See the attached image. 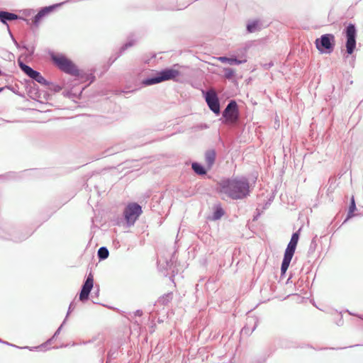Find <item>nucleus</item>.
Segmentation results:
<instances>
[{
    "mask_svg": "<svg viewBox=\"0 0 363 363\" xmlns=\"http://www.w3.org/2000/svg\"><path fill=\"white\" fill-rule=\"evenodd\" d=\"M216 152L214 149H209L205 152V161L208 169H211L215 164Z\"/></svg>",
    "mask_w": 363,
    "mask_h": 363,
    "instance_id": "20",
    "label": "nucleus"
},
{
    "mask_svg": "<svg viewBox=\"0 0 363 363\" xmlns=\"http://www.w3.org/2000/svg\"><path fill=\"white\" fill-rule=\"evenodd\" d=\"M2 342H4V340L0 339V343H2Z\"/></svg>",
    "mask_w": 363,
    "mask_h": 363,
    "instance_id": "59",
    "label": "nucleus"
},
{
    "mask_svg": "<svg viewBox=\"0 0 363 363\" xmlns=\"http://www.w3.org/2000/svg\"><path fill=\"white\" fill-rule=\"evenodd\" d=\"M247 50V48L243 47L240 50V54L238 55V56H236V55H232L230 57L222 56V57H220L218 58V60L220 62H221L223 63L228 64L230 65H239L245 63L247 61V56H246Z\"/></svg>",
    "mask_w": 363,
    "mask_h": 363,
    "instance_id": "11",
    "label": "nucleus"
},
{
    "mask_svg": "<svg viewBox=\"0 0 363 363\" xmlns=\"http://www.w3.org/2000/svg\"><path fill=\"white\" fill-rule=\"evenodd\" d=\"M85 79L86 80H89L90 83H92L95 81L96 77L93 74H86L85 73V75L84 76V77L82 79Z\"/></svg>",
    "mask_w": 363,
    "mask_h": 363,
    "instance_id": "37",
    "label": "nucleus"
},
{
    "mask_svg": "<svg viewBox=\"0 0 363 363\" xmlns=\"http://www.w3.org/2000/svg\"><path fill=\"white\" fill-rule=\"evenodd\" d=\"M5 87V89H9L10 91H11L13 93L20 96H23V94L21 93H19L18 92L16 88H18V86H12V85H6L4 86Z\"/></svg>",
    "mask_w": 363,
    "mask_h": 363,
    "instance_id": "35",
    "label": "nucleus"
},
{
    "mask_svg": "<svg viewBox=\"0 0 363 363\" xmlns=\"http://www.w3.org/2000/svg\"><path fill=\"white\" fill-rule=\"evenodd\" d=\"M273 65H274V63L272 62H270L269 63L264 64V68L265 69H269Z\"/></svg>",
    "mask_w": 363,
    "mask_h": 363,
    "instance_id": "43",
    "label": "nucleus"
},
{
    "mask_svg": "<svg viewBox=\"0 0 363 363\" xmlns=\"http://www.w3.org/2000/svg\"><path fill=\"white\" fill-rule=\"evenodd\" d=\"M94 296H99V288L98 287L96 291H94Z\"/></svg>",
    "mask_w": 363,
    "mask_h": 363,
    "instance_id": "49",
    "label": "nucleus"
},
{
    "mask_svg": "<svg viewBox=\"0 0 363 363\" xmlns=\"http://www.w3.org/2000/svg\"><path fill=\"white\" fill-rule=\"evenodd\" d=\"M357 213H356V216H363V206L357 208Z\"/></svg>",
    "mask_w": 363,
    "mask_h": 363,
    "instance_id": "45",
    "label": "nucleus"
},
{
    "mask_svg": "<svg viewBox=\"0 0 363 363\" xmlns=\"http://www.w3.org/2000/svg\"><path fill=\"white\" fill-rule=\"evenodd\" d=\"M109 256V251L105 246H102L99 248L97 251V257L99 261L106 259Z\"/></svg>",
    "mask_w": 363,
    "mask_h": 363,
    "instance_id": "26",
    "label": "nucleus"
},
{
    "mask_svg": "<svg viewBox=\"0 0 363 363\" xmlns=\"http://www.w3.org/2000/svg\"><path fill=\"white\" fill-rule=\"evenodd\" d=\"M329 186L327 189V194H329L330 193H333L337 185H336V179L334 177H330L328 180Z\"/></svg>",
    "mask_w": 363,
    "mask_h": 363,
    "instance_id": "30",
    "label": "nucleus"
},
{
    "mask_svg": "<svg viewBox=\"0 0 363 363\" xmlns=\"http://www.w3.org/2000/svg\"><path fill=\"white\" fill-rule=\"evenodd\" d=\"M320 54H331L335 47V37L333 33H325L317 38L314 42Z\"/></svg>",
    "mask_w": 363,
    "mask_h": 363,
    "instance_id": "7",
    "label": "nucleus"
},
{
    "mask_svg": "<svg viewBox=\"0 0 363 363\" xmlns=\"http://www.w3.org/2000/svg\"><path fill=\"white\" fill-rule=\"evenodd\" d=\"M31 235L30 232H23L12 222L0 218V240L20 242Z\"/></svg>",
    "mask_w": 363,
    "mask_h": 363,
    "instance_id": "4",
    "label": "nucleus"
},
{
    "mask_svg": "<svg viewBox=\"0 0 363 363\" xmlns=\"http://www.w3.org/2000/svg\"><path fill=\"white\" fill-rule=\"evenodd\" d=\"M22 12L25 16H30L35 13V10L33 9H27L23 10Z\"/></svg>",
    "mask_w": 363,
    "mask_h": 363,
    "instance_id": "38",
    "label": "nucleus"
},
{
    "mask_svg": "<svg viewBox=\"0 0 363 363\" xmlns=\"http://www.w3.org/2000/svg\"><path fill=\"white\" fill-rule=\"evenodd\" d=\"M181 67L182 66L179 64H174L171 67H167L156 72V73L144 78L141 83L143 86H148L168 80L179 82V77L183 75L182 72L179 70V68Z\"/></svg>",
    "mask_w": 363,
    "mask_h": 363,
    "instance_id": "2",
    "label": "nucleus"
},
{
    "mask_svg": "<svg viewBox=\"0 0 363 363\" xmlns=\"http://www.w3.org/2000/svg\"><path fill=\"white\" fill-rule=\"evenodd\" d=\"M57 337V336L54 337V334H53L50 338H49L47 341H45L44 343L41 344L40 345L37 346V347H30V350L34 351L36 350H42L43 348L47 347L48 345H50Z\"/></svg>",
    "mask_w": 363,
    "mask_h": 363,
    "instance_id": "28",
    "label": "nucleus"
},
{
    "mask_svg": "<svg viewBox=\"0 0 363 363\" xmlns=\"http://www.w3.org/2000/svg\"><path fill=\"white\" fill-rule=\"evenodd\" d=\"M48 83L46 86L50 91L54 93H57L62 89V86L60 84H54L50 81H48Z\"/></svg>",
    "mask_w": 363,
    "mask_h": 363,
    "instance_id": "32",
    "label": "nucleus"
},
{
    "mask_svg": "<svg viewBox=\"0 0 363 363\" xmlns=\"http://www.w3.org/2000/svg\"><path fill=\"white\" fill-rule=\"evenodd\" d=\"M166 9H174V6H169V7H167L165 8Z\"/></svg>",
    "mask_w": 363,
    "mask_h": 363,
    "instance_id": "53",
    "label": "nucleus"
},
{
    "mask_svg": "<svg viewBox=\"0 0 363 363\" xmlns=\"http://www.w3.org/2000/svg\"><path fill=\"white\" fill-rule=\"evenodd\" d=\"M259 216H260V213H257V215L254 216V217H253V220H256L258 218V217H259Z\"/></svg>",
    "mask_w": 363,
    "mask_h": 363,
    "instance_id": "51",
    "label": "nucleus"
},
{
    "mask_svg": "<svg viewBox=\"0 0 363 363\" xmlns=\"http://www.w3.org/2000/svg\"><path fill=\"white\" fill-rule=\"evenodd\" d=\"M290 279H291V277L288 278V279L286 281V284H288L289 282Z\"/></svg>",
    "mask_w": 363,
    "mask_h": 363,
    "instance_id": "57",
    "label": "nucleus"
},
{
    "mask_svg": "<svg viewBox=\"0 0 363 363\" xmlns=\"http://www.w3.org/2000/svg\"><path fill=\"white\" fill-rule=\"evenodd\" d=\"M257 176H256V177H255V179H257ZM255 181H256V180H255Z\"/></svg>",
    "mask_w": 363,
    "mask_h": 363,
    "instance_id": "60",
    "label": "nucleus"
},
{
    "mask_svg": "<svg viewBox=\"0 0 363 363\" xmlns=\"http://www.w3.org/2000/svg\"><path fill=\"white\" fill-rule=\"evenodd\" d=\"M18 65L21 70L30 77L32 82H38L42 86H47L48 81L42 75V74L32 68L30 66L24 63L21 60H18Z\"/></svg>",
    "mask_w": 363,
    "mask_h": 363,
    "instance_id": "8",
    "label": "nucleus"
},
{
    "mask_svg": "<svg viewBox=\"0 0 363 363\" xmlns=\"http://www.w3.org/2000/svg\"><path fill=\"white\" fill-rule=\"evenodd\" d=\"M317 238H318V236H317V235H315L311 240V244L309 245V248L308 250V257H311V255H313L317 248V246H318L317 241H316Z\"/></svg>",
    "mask_w": 363,
    "mask_h": 363,
    "instance_id": "27",
    "label": "nucleus"
},
{
    "mask_svg": "<svg viewBox=\"0 0 363 363\" xmlns=\"http://www.w3.org/2000/svg\"><path fill=\"white\" fill-rule=\"evenodd\" d=\"M252 189V185L245 176L223 177L217 182L216 187V191L218 194H225L232 200L247 199Z\"/></svg>",
    "mask_w": 363,
    "mask_h": 363,
    "instance_id": "1",
    "label": "nucleus"
},
{
    "mask_svg": "<svg viewBox=\"0 0 363 363\" xmlns=\"http://www.w3.org/2000/svg\"><path fill=\"white\" fill-rule=\"evenodd\" d=\"M93 303L95 304H99V303H97L96 301H93Z\"/></svg>",
    "mask_w": 363,
    "mask_h": 363,
    "instance_id": "58",
    "label": "nucleus"
},
{
    "mask_svg": "<svg viewBox=\"0 0 363 363\" xmlns=\"http://www.w3.org/2000/svg\"><path fill=\"white\" fill-rule=\"evenodd\" d=\"M292 258L284 255L281 264V277L285 276L287 269L290 265Z\"/></svg>",
    "mask_w": 363,
    "mask_h": 363,
    "instance_id": "24",
    "label": "nucleus"
},
{
    "mask_svg": "<svg viewBox=\"0 0 363 363\" xmlns=\"http://www.w3.org/2000/svg\"><path fill=\"white\" fill-rule=\"evenodd\" d=\"M222 118L225 121H228L237 116L238 113V106L235 100H230L225 109L221 112Z\"/></svg>",
    "mask_w": 363,
    "mask_h": 363,
    "instance_id": "12",
    "label": "nucleus"
},
{
    "mask_svg": "<svg viewBox=\"0 0 363 363\" xmlns=\"http://www.w3.org/2000/svg\"><path fill=\"white\" fill-rule=\"evenodd\" d=\"M264 361H265V359H264L263 360H260V359H259V360H257L255 363H263V362H264Z\"/></svg>",
    "mask_w": 363,
    "mask_h": 363,
    "instance_id": "52",
    "label": "nucleus"
},
{
    "mask_svg": "<svg viewBox=\"0 0 363 363\" xmlns=\"http://www.w3.org/2000/svg\"><path fill=\"white\" fill-rule=\"evenodd\" d=\"M24 84L28 96L33 100L41 102L42 94L39 90L38 86L28 79H25Z\"/></svg>",
    "mask_w": 363,
    "mask_h": 363,
    "instance_id": "13",
    "label": "nucleus"
},
{
    "mask_svg": "<svg viewBox=\"0 0 363 363\" xmlns=\"http://www.w3.org/2000/svg\"><path fill=\"white\" fill-rule=\"evenodd\" d=\"M43 98L45 99V100H48L49 99V95L47 94V93H44L43 94Z\"/></svg>",
    "mask_w": 363,
    "mask_h": 363,
    "instance_id": "50",
    "label": "nucleus"
},
{
    "mask_svg": "<svg viewBox=\"0 0 363 363\" xmlns=\"http://www.w3.org/2000/svg\"><path fill=\"white\" fill-rule=\"evenodd\" d=\"M27 48H24V50L26 51V57L29 58H32L34 52H35V47L34 45H32L30 47L29 45H26Z\"/></svg>",
    "mask_w": 363,
    "mask_h": 363,
    "instance_id": "34",
    "label": "nucleus"
},
{
    "mask_svg": "<svg viewBox=\"0 0 363 363\" xmlns=\"http://www.w3.org/2000/svg\"><path fill=\"white\" fill-rule=\"evenodd\" d=\"M342 35L345 38V50H342L343 59L353 67L354 65L355 56L352 54L357 48V29L355 23H345V28Z\"/></svg>",
    "mask_w": 363,
    "mask_h": 363,
    "instance_id": "3",
    "label": "nucleus"
},
{
    "mask_svg": "<svg viewBox=\"0 0 363 363\" xmlns=\"http://www.w3.org/2000/svg\"><path fill=\"white\" fill-rule=\"evenodd\" d=\"M258 323L259 319L257 316H248L245 325L241 330V334L250 336L255 330Z\"/></svg>",
    "mask_w": 363,
    "mask_h": 363,
    "instance_id": "16",
    "label": "nucleus"
},
{
    "mask_svg": "<svg viewBox=\"0 0 363 363\" xmlns=\"http://www.w3.org/2000/svg\"><path fill=\"white\" fill-rule=\"evenodd\" d=\"M76 305H77V303L75 302V299H74L69 303V307H68V310H67V314H66V316L65 318V319H66V320H67L69 314L75 309Z\"/></svg>",
    "mask_w": 363,
    "mask_h": 363,
    "instance_id": "33",
    "label": "nucleus"
},
{
    "mask_svg": "<svg viewBox=\"0 0 363 363\" xmlns=\"http://www.w3.org/2000/svg\"><path fill=\"white\" fill-rule=\"evenodd\" d=\"M357 211V208L355 203L354 196H352L350 198V204L347 210V213L345 218L344 219L342 225L347 223L350 219L356 216L355 211Z\"/></svg>",
    "mask_w": 363,
    "mask_h": 363,
    "instance_id": "19",
    "label": "nucleus"
},
{
    "mask_svg": "<svg viewBox=\"0 0 363 363\" xmlns=\"http://www.w3.org/2000/svg\"><path fill=\"white\" fill-rule=\"evenodd\" d=\"M225 214V211L220 202L214 203L211 208V214L207 216V220L210 221H217L222 218Z\"/></svg>",
    "mask_w": 363,
    "mask_h": 363,
    "instance_id": "17",
    "label": "nucleus"
},
{
    "mask_svg": "<svg viewBox=\"0 0 363 363\" xmlns=\"http://www.w3.org/2000/svg\"><path fill=\"white\" fill-rule=\"evenodd\" d=\"M202 96L208 108L217 116L221 113L220 99L213 90L202 91Z\"/></svg>",
    "mask_w": 363,
    "mask_h": 363,
    "instance_id": "9",
    "label": "nucleus"
},
{
    "mask_svg": "<svg viewBox=\"0 0 363 363\" xmlns=\"http://www.w3.org/2000/svg\"><path fill=\"white\" fill-rule=\"evenodd\" d=\"M62 95L65 97L71 98L73 94L71 90H65L62 92Z\"/></svg>",
    "mask_w": 363,
    "mask_h": 363,
    "instance_id": "41",
    "label": "nucleus"
},
{
    "mask_svg": "<svg viewBox=\"0 0 363 363\" xmlns=\"http://www.w3.org/2000/svg\"><path fill=\"white\" fill-rule=\"evenodd\" d=\"M173 298V294L172 292L167 293L161 296L158 300L157 303L162 306H167Z\"/></svg>",
    "mask_w": 363,
    "mask_h": 363,
    "instance_id": "25",
    "label": "nucleus"
},
{
    "mask_svg": "<svg viewBox=\"0 0 363 363\" xmlns=\"http://www.w3.org/2000/svg\"><path fill=\"white\" fill-rule=\"evenodd\" d=\"M174 255L175 253H173L169 259H166L162 264L160 263V261L157 262V267L160 271H168L172 269L174 267Z\"/></svg>",
    "mask_w": 363,
    "mask_h": 363,
    "instance_id": "23",
    "label": "nucleus"
},
{
    "mask_svg": "<svg viewBox=\"0 0 363 363\" xmlns=\"http://www.w3.org/2000/svg\"><path fill=\"white\" fill-rule=\"evenodd\" d=\"M338 319L335 320V323L338 325V326H341L343 325L344 323V321H343V318H342V313H340L338 315Z\"/></svg>",
    "mask_w": 363,
    "mask_h": 363,
    "instance_id": "40",
    "label": "nucleus"
},
{
    "mask_svg": "<svg viewBox=\"0 0 363 363\" xmlns=\"http://www.w3.org/2000/svg\"><path fill=\"white\" fill-rule=\"evenodd\" d=\"M50 57L55 65L64 73L76 77L78 79H82L85 75V72L79 69L77 65L66 55L60 52H51Z\"/></svg>",
    "mask_w": 363,
    "mask_h": 363,
    "instance_id": "5",
    "label": "nucleus"
},
{
    "mask_svg": "<svg viewBox=\"0 0 363 363\" xmlns=\"http://www.w3.org/2000/svg\"><path fill=\"white\" fill-rule=\"evenodd\" d=\"M135 44V40L133 39H128V40L123 43L120 48L118 52L115 55L111 56L107 62L106 69H108L109 67L112 65V64L128 48L133 46Z\"/></svg>",
    "mask_w": 363,
    "mask_h": 363,
    "instance_id": "18",
    "label": "nucleus"
},
{
    "mask_svg": "<svg viewBox=\"0 0 363 363\" xmlns=\"http://www.w3.org/2000/svg\"><path fill=\"white\" fill-rule=\"evenodd\" d=\"M143 213V208L137 202L128 203L123 209V218L127 227L134 225Z\"/></svg>",
    "mask_w": 363,
    "mask_h": 363,
    "instance_id": "6",
    "label": "nucleus"
},
{
    "mask_svg": "<svg viewBox=\"0 0 363 363\" xmlns=\"http://www.w3.org/2000/svg\"><path fill=\"white\" fill-rule=\"evenodd\" d=\"M118 355V351L117 348H111L108 352L106 363H110L112 359H116Z\"/></svg>",
    "mask_w": 363,
    "mask_h": 363,
    "instance_id": "31",
    "label": "nucleus"
},
{
    "mask_svg": "<svg viewBox=\"0 0 363 363\" xmlns=\"http://www.w3.org/2000/svg\"><path fill=\"white\" fill-rule=\"evenodd\" d=\"M5 89V87H0V93L2 92Z\"/></svg>",
    "mask_w": 363,
    "mask_h": 363,
    "instance_id": "55",
    "label": "nucleus"
},
{
    "mask_svg": "<svg viewBox=\"0 0 363 363\" xmlns=\"http://www.w3.org/2000/svg\"><path fill=\"white\" fill-rule=\"evenodd\" d=\"M223 77L228 79H231L233 77L235 76V70L231 67H224L223 69Z\"/></svg>",
    "mask_w": 363,
    "mask_h": 363,
    "instance_id": "29",
    "label": "nucleus"
},
{
    "mask_svg": "<svg viewBox=\"0 0 363 363\" xmlns=\"http://www.w3.org/2000/svg\"><path fill=\"white\" fill-rule=\"evenodd\" d=\"M94 288V275L90 272L86 277L78 293L79 301L84 303L89 299L90 293Z\"/></svg>",
    "mask_w": 363,
    "mask_h": 363,
    "instance_id": "10",
    "label": "nucleus"
},
{
    "mask_svg": "<svg viewBox=\"0 0 363 363\" xmlns=\"http://www.w3.org/2000/svg\"><path fill=\"white\" fill-rule=\"evenodd\" d=\"M219 140L223 143V145H224V143L223 141L222 140V138H219Z\"/></svg>",
    "mask_w": 363,
    "mask_h": 363,
    "instance_id": "56",
    "label": "nucleus"
},
{
    "mask_svg": "<svg viewBox=\"0 0 363 363\" xmlns=\"http://www.w3.org/2000/svg\"><path fill=\"white\" fill-rule=\"evenodd\" d=\"M200 128L201 129H207V128H208V125L206 123H201L200 125Z\"/></svg>",
    "mask_w": 363,
    "mask_h": 363,
    "instance_id": "47",
    "label": "nucleus"
},
{
    "mask_svg": "<svg viewBox=\"0 0 363 363\" xmlns=\"http://www.w3.org/2000/svg\"><path fill=\"white\" fill-rule=\"evenodd\" d=\"M300 238V229L292 233L284 255L293 258Z\"/></svg>",
    "mask_w": 363,
    "mask_h": 363,
    "instance_id": "14",
    "label": "nucleus"
},
{
    "mask_svg": "<svg viewBox=\"0 0 363 363\" xmlns=\"http://www.w3.org/2000/svg\"><path fill=\"white\" fill-rule=\"evenodd\" d=\"M67 320L66 319H64L61 325L58 327V328L56 330V331L54 333V337L60 335L63 326L65 325Z\"/></svg>",
    "mask_w": 363,
    "mask_h": 363,
    "instance_id": "36",
    "label": "nucleus"
},
{
    "mask_svg": "<svg viewBox=\"0 0 363 363\" xmlns=\"http://www.w3.org/2000/svg\"><path fill=\"white\" fill-rule=\"evenodd\" d=\"M9 35H10L13 43H14V45L17 44L18 41L16 40V39L15 38V37L13 36V35L9 30Z\"/></svg>",
    "mask_w": 363,
    "mask_h": 363,
    "instance_id": "44",
    "label": "nucleus"
},
{
    "mask_svg": "<svg viewBox=\"0 0 363 363\" xmlns=\"http://www.w3.org/2000/svg\"><path fill=\"white\" fill-rule=\"evenodd\" d=\"M345 311L347 312L350 315L357 316L358 318L363 320V317L361 315L353 313L350 312L349 310H346Z\"/></svg>",
    "mask_w": 363,
    "mask_h": 363,
    "instance_id": "46",
    "label": "nucleus"
},
{
    "mask_svg": "<svg viewBox=\"0 0 363 363\" xmlns=\"http://www.w3.org/2000/svg\"><path fill=\"white\" fill-rule=\"evenodd\" d=\"M4 74V72L0 69V77Z\"/></svg>",
    "mask_w": 363,
    "mask_h": 363,
    "instance_id": "54",
    "label": "nucleus"
},
{
    "mask_svg": "<svg viewBox=\"0 0 363 363\" xmlns=\"http://www.w3.org/2000/svg\"><path fill=\"white\" fill-rule=\"evenodd\" d=\"M17 19L25 21L27 25L30 24V20L28 18H26L23 16L16 15L13 13H11L7 11L0 10V22L2 23L4 25H6L8 26V21Z\"/></svg>",
    "mask_w": 363,
    "mask_h": 363,
    "instance_id": "15",
    "label": "nucleus"
},
{
    "mask_svg": "<svg viewBox=\"0 0 363 363\" xmlns=\"http://www.w3.org/2000/svg\"><path fill=\"white\" fill-rule=\"evenodd\" d=\"M261 21L259 19H254L247 21L246 30L248 33H252L261 29Z\"/></svg>",
    "mask_w": 363,
    "mask_h": 363,
    "instance_id": "22",
    "label": "nucleus"
},
{
    "mask_svg": "<svg viewBox=\"0 0 363 363\" xmlns=\"http://www.w3.org/2000/svg\"><path fill=\"white\" fill-rule=\"evenodd\" d=\"M135 315L138 316H141L143 315V311L142 310H137L135 311Z\"/></svg>",
    "mask_w": 363,
    "mask_h": 363,
    "instance_id": "48",
    "label": "nucleus"
},
{
    "mask_svg": "<svg viewBox=\"0 0 363 363\" xmlns=\"http://www.w3.org/2000/svg\"><path fill=\"white\" fill-rule=\"evenodd\" d=\"M16 48L18 50H24V48H26V45L23 43H19L18 42L17 43V44H15Z\"/></svg>",
    "mask_w": 363,
    "mask_h": 363,
    "instance_id": "42",
    "label": "nucleus"
},
{
    "mask_svg": "<svg viewBox=\"0 0 363 363\" xmlns=\"http://www.w3.org/2000/svg\"><path fill=\"white\" fill-rule=\"evenodd\" d=\"M191 169L198 175L203 176L206 175L210 169L208 167H205L202 163L199 162H191Z\"/></svg>",
    "mask_w": 363,
    "mask_h": 363,
    "instance_id": "21",
    "label": "nucleus"
},
{
    "mask_svg": "<svg viewBox=\"0 0 363 363\" xmlns=\"http://www.w3.org/2000/svg\"><path fill=\"white\" fill-rule=\"evenodd\" d=\"M2 344L6 345H9V346H11V347H17V348H19V349H28L29 350L30 349V347L25 346V347H21L16 346V345H13V344L10 343V342H9L7 341H5V340H4V342H2Z\"/></svg>",
    "mask_w": 363,
    "mask_h": 363,
    "instance_id": "39",
    "label": "nucleus"
}]
</instances>
